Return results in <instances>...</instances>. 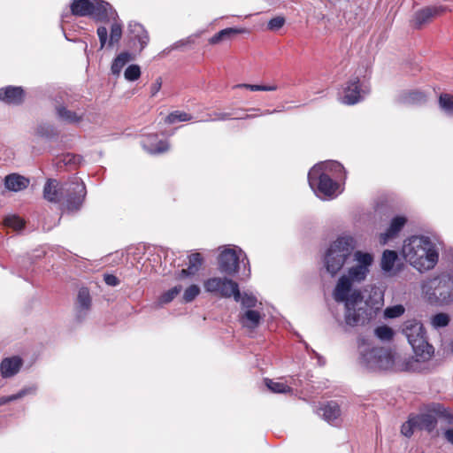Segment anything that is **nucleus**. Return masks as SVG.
I'll return each instance as SVG.
<instances>
[{
	"label": "nucleus",
	"mask_w": 453,
	"mask_h": 453,
	"mask_svg": "<svg viewBox=\"0 0 453 453\" xmlns=\"http://www.w3.org/2000/svg\"><path fill=\"white\" fill-rule=\"evenodd\" d=\"M426 101V95L418 89L404 91L400 95L399 102L404 105L421 104Z\"/></svg>",
	"instance_id": "22"
},
{
	"label": "nucleus",
	"mask_w": 453,
	"mask_h": 453,
	"mask_svg": "<svg viewBox=\"0 0 453 453\" xmlns=\"http://www.w3.org/2000/svg\"><path fill=\"white\" fill-rule=\"evenodd\" d=\"M407 219L403 216L395 217L385 233L380 234V241L382 244L387 243L390 239H393L398 235L400 231L406 224Z\"/></svg>",
	"instance_id": "18"
},
{
	"label": "nucleus",
	"mask_w": 453,
	"mask_h": 453,
	"mask_svg": "<svg viewBox=\"0 0 453 453\" xmlns=\"http://www.w3.org/2000/svg\"><path fill=\"white\" fill-rule=\"evenodd\" d=\"M449 9L445 5H429L417 11L413 16V27L421 29L434 19L444 15Z\"/></svg>",
	"instance_id": "12"
},
{
	"label": "nucleus",
	"mask_w": 453,
	"mask_h": 453,
	"mask_svg": "<svg viewBox=\"0 0 453 453\" xmlns=\"http://www.w3.org/2000/svg\"><path fill=\"white\" fill-rule=\"evenodd\" d=\"M403 333L417 355H430L433 349L428 344L423 325L416 320H408L403 326Z\"/></svg>",
	"instance_id": "8"
},
{
	"label": "nucleus",
	"mask_w": 453,
	"mask_h": 453,
	"mask_svg": "<svg viewBox=\"0 0 453 453\" xmlns=\"http://www.w3.org/2000/svg\"><path fill=\"white\" fill-rule=\"evenodd\" d=\"M354 257L357 264L349 269L347 275L340 277L333 291L334 301L344 303L345 322L350 326L364 325L374 314L372 307L369 306L367 302H364L361 291L351 290L354 282H361L365 280L369 267L373 261L372 256L370 253L356 251Z\"/></svg>",
	"instance_id": "1"
},
{
	"label": "nucleus",
	"mask_w": 453,
	"mask_h": 453,
	"mask_svg": "<svg viewBox=\"0 0 453 453\" xmlns=\"http://www.w3.org/2000/svg\"><path fill=\"white\" fill-rule=\"evenodd\" d=\"M71 13L77 17H92L96 21L109 22L112 20L108 39V29L100 26L96 34L100 42V49L112 48L122 38L123 25L118 19L115 9L104 0H73L70 4Z\"/></svg>",
	"instance_id": "2"
},
{
	"label": "nucleus",
	"mask_w": 453,
	"mask_h": 453,
	"mask_svg": "<svg viewBox=\"0 0 453 453\" xmlns=\"http://www.w3.org/2000/svg\"><path fill=\"white\" fill-rule=\"evenodd\" d=\"M26 97V92L19 86H6L0 88V101L12 105L21 104Z\"/></svg>",
	"instance_id": "16"
},
{
	"label": "nucleus",
	"mask_w": 453,
	"mask_h": 453,
	"mask_svg": "<svg viewBox=\"0 0 453 453\" xmlns=\"http://www.w3.org/2000/svg\"><path fill=\"white\" fill-rule=\"evenodd\" d=\"M142 146L148 153L152 155L166 152L170 146L166 140H159L157 134H148L142 136Z\"/></svg>",
	"instance_id": "15"
},
{
	"label": "nucleus",
	"mask_w": 453,
	"mask_h": 453,
	"mask_svg": "<svg viewBox=\"0 0 453 453\" xmlns=\"http://www.w3.org/2000/svg\"><path fill=\"white\" fill-rule=\"evenodd\" d=\"M191 119L192 116L190 114L181 111H175L166 116L165 122L167 124H174L176 122L189 121Z\"/></svg>",
	"instance_id": "32"
},
{
	"label": "nucleus",
	"mask_w": 453,
	"mask_h": 453,
	"mask_svg": "<svg viewBox=\"0 0 453 453\" xmlns=\"http://www.w3.org/2000/svg\"><path fill=\"white\" fill-rule=\"evenodd\" d=\"M182 290L181 285L174 286L173 288L164 292L158 298L160 304H166L171 303Z\"/></svg>",
	"instance_id": "33"
},
{
	"label": "nucleus",
	"mask_w": 453,
	"mask_h": 453,
	"mask_svg": "<svg viewBox=\"0 0 453 453\" xmlns=\"http://www.w3.org/2000/svg\"><path fill=\"white\" fill-rule=\"evenodd\" d=\"M196 275L195 273H193L188 267L186 269H181L176 273V279L177 280H182L187 277H191Z\"/></svg>",
	"instance_id": "50"
},
{
	"label": "nucleus",
	"mask_w": 453,
	"mask_h": 453,
	"mask_svg": "<svg viewBox=\"0 0 453 453\" xmlns=\"http://www.w3.org/2000/svg\"><path fill=\"white\" fill-rule=\"evenodd\" d=\"M443 435L447 441L453 444V428L446 429L443 433Z\"/></svg>",
	"instance_id": "52"
},
{
	"label": "nucleus",
	"mask_w": 453,
	"mask_h": 453,
	"mask_svg": "<svg viewBox=\"0 0 453 453\" xmlns=\"http://www.w3.org/2000/svg\"><path fill=\"white\" fill-rule=\"evenodd\" d=\"M285 18L282 16H276L271 19L267 23V28L271 31H278L285 25Z\"/></svg>",
	"instance_id": "44"
},
{
	"label": "nucleus",
	"mask_w": 453,
	"mask_h": 453,
	"mask_svg": "<svg viewBox=\"0 0 453 453\" xmlns=\"http://www.w3.org/2000/svg\"><path fill=\"white\" fill-rule=\"evenodd\" d=\"M162 87V79L158 77L154 83L150 86V94L151 96H155L158 91L161 89Z\"/></svg>",
	"instance_id": "49"
},
{
	"label": "nucleus",
	"mask_w": 453,
	"mask_h": 453,
	"mask_svg": "<svg viewBox=\"0 0 453 453\" xmlns=\"http://www.w3.org/2000/svg\"><path fill=\"white\" fill-rule=\"evenodd\" d=\"M319 410L322 411L323 418L328 423H332L341 417L342 411L340 405L335 401H329L323 404Z\"/></svg>",
	"instance_id": "25"
},
{
	"label": "nucleus",
	"mask_w": 453,
	"mask_h": 453,
	"mask_svg": "<svg viewBox=\"0 0 453 453\" xmlns=\"http://www.w3.org/2000/svg\"><path fill=\"white\" fill-rule=\"evenodd\" d=\"M365 93L366 91L361 88L359 78L352 77L346 82L343 88L342 103L347 105L356 104L362 100V94Z\"/></svg>",
	"instance_id": "13"
},
{
	"label": "nucleus",
	"mask_w": 453,
	"mask_h": 453,
	"mask_svg": "<svg viewBox=\"0 0 453 453\" xmlns=\"http://www.w3.org/2000/svg\"><path fill=\"white\" fill-rule=\"evenodd\" d=\"M374 334L381 341H390L394 336L393 329L386 325L377 326Z\"/></svg>",
	"instance_id": "38"
},
{
	"label": "nucleus",
	"mask_w": 453,
	"mask_h": 453,
	"mask_svg": "<svg viewBox=\"0 0 453 453\" xmlns=\"http://www.w3.org/2000/svg\"><path fill=\"white\" fill-rule=\"evenodd\" d=\"M23 361L19 357L4 358L0 364V372L4 378H10L19 372Z\"/></svg>",
	"instance_id": "19"
},
{
	"label": "nucleus",
	"mask_w": 453,
	"mask_h": 453,
	"mask_svg": "<svg viewBox=\"0 0 453 453\" xmlns=\"http://www.w3.org/2000/svg\"><path fill=\"white\" fill-rule=\"evenodd\" d=\"M246 32L245 28L226 27L216 33L209 38L208 42L211 45L219 44L223 42L232 41L236 35Z\"/></svg>",
	"instance_id": "20"
},
{
	"label": "nucleus",
	"mask_w": 453,
	"mask_h": 453,
	"mask_svg": "<svg viewBox=\"0 0 453 453\" xmlns=\"http://www.w3.org/2000/svg\"><path fill=\"white\" fill-rule=\"evenodd\" d=\"M235 88H245L250 91H275L278 89V86L273 85H256V84H238Z\"/></svg>",
	"instance_id": "39"
},
{
	"label": "nucleus",
	"mask_w": 453,
	"mask_h": 453,
	"mask_svg": "<svg viewBox=\"0 0 453 453\" xmlns=\"http://www.w3.org/2000/svg\"><path fill=\"white\" fill-rule=\"evenodd\" d=\"M281 111L280 110H277V109H274L273 111L271 110H265L264 111H261L260 112V115L263 116V115H269V114H273V113H275V112H280Z\"/></svg>",
	"instance_id": "54"
},
{
	"label": "nucleus",
	"mask_w": 453,
	"mask_h": 453,
	"mask_svg": "<svg viewBox=\"0 0 453 453\" xmlns=\"http://www.w3.org/2000/svg\"><path fill=\"white\" fill-rule=\"evenodd\" d=\"M35 390V389L34 388H22L21 390H19L16 394H13V395H6V396H1L0 397V406L7 404V403H9L11 402L21 399L24 396H26V395H27L29 394L34 393Z\"/></svg>",
	"instance_id": "31"
},
{
	"label": "nucleus",
	"mask_w": 453,
	"mask_h": 453,
	"mask_svg": "<svg viewBox=\"0 0 453 453\" xmlns=\"http://www.w3.org/2000/svg\"><path fill=\"white\" fill-rule=\"evenodd\" d=\"M53 132V127L51 126H47V127H43V126H40L38 128H37V133L41 135H50V133Z\"/></svg>",
	"instance_id": "51"
},
{
	"label": "nucleus",
	"mask_w": 453,
	"mask_h": 453,
	"mask_svg": "<svg viewBox=\"0 0 453 453\" xmlns=\"http://www.w3.org/2000/svg\"><path fill=\"white\" fill-rule=\"evenodd\" d=\"M65 186L56 179H48L44 184L43 198L50 203H58L62 201Z\"/></svg>",
	"instance_id": "17"
},
{
	"label": "nucleus",
	"mask_w": 453,
	"mask_h": 453,
	"mask_svg": "<svg viewBox=\"0 0 453 453\" xmlns=\"http://www.w3.org/2000/svg\"><path fill=\"white\" fill-rule=\"evenodd\" d=\"M219 270L226 275H234L239 270V257L235 250L226 249L219 256Z\"/></svg>",
	"instance_id": "14"
},
{
	"label": "nucleus",
	"mask_w": 453,
	"mask_h": 453,
	"mask_svg": "<svg viewBox=\"0 0 453 453\" xmlns=\"http://www.w3.org/2000/svg\"><path fill=\"white\" fill-rule=\"evenodd\" d=\"M131 33L134 35V38L137 40L142 50L150 42V35L147 30L141 24H134L131 27Z\"/></svg>",
	"instance_id": "26"
},
{
	"label": "nucleus",
	"mask_w": 453,
	"mask_h": 453,
	"mask_svg": "<svg viewBox=\"0 0 453 453\" xmlns=\"http://www.w3.org/2000/svg\"><path fill=\"white\" fill-rule=\"evenodd\" d=\"M250 111H260V109L253 108V109H251Z\"/></svg>",
	"instance_id": "55"
},
{
	"label": "nucleus",
	"mask_w": 453,
	"mask_h": 453,
	"mask_svg": "<svg viewBox=\"0 0 453 453\" xmlns=\"http://www.w3.org/2000/svg\"><path fill=\"white\" fill-rule=\"evenodd\" d=\"M449 320V316L447 313L440 312L431 318V324L434 328H441L447 326Z\"/></svg>",
	"instance_id": "36"
},
{
	"label": "nucleus",
	"mask_w": 453,
	"mask_h": 453,
	"mask_svg": "<svg viewBox=\"0 0 453 453\" xmlns=\"http://www.w3.org/2000/svg\"><path fill=\"white\" fill-rule=\"evenodd\" d=\"M76 304L78 309V319H81L87 315V312L91 307V297L87 288H81L79 290Z\"/></svg>",
	"instance_id": "23"
},
{
	"label": "nucleus",
	"mask_w": 453,
	"mask_h": 453,
	"mask_svg": "<svg viewBox=\"0 0 453 453\" xmlns=\"http://www.w3.org/2000/svg\"><path fill=\"white\" fill-rule=\"evenodd\" d=\"M132 59L131 54L128 52H121L119 54L111 64V73L114 75H119L122 68L126 65L127 62Z\"/></svg>",
	"instance_id": "29"
},
{
	"label": "nucleus",
	"mask_w": 453,
	"mask_h": 453,
	"mask_svg": "<svg viewBox=\"0 0 453 453\" xmlns=\"http://www.w3.org/2000/svg\"><path fill=\"white\" fill-rule=\"evenodd\" d=\"M262 316L259 311L255 310H247L240 315L239 321L243 327L254 330L260 325Z\"/></svg>",
	"instance_id": "24"
},
{
	"label": "nucleus",
	"mask_w": 453,
	"mask_h": 453,
	"mask_svg": "<svg viewBox=\"0 0 453 453\" xmlns=\"http://www.w3.org/2000/svg\"><path fill=\"white\" fill-rule=\"evenodd\" d=\"M56 111L59 119L70 124L79 123L83 119L82 115H78L75 111H70L62 105L58 106Z\"/></svg>",
	"instance_id": "27"
},
{
	"label": "nucleus",
	"mask_w": 453,
	"mask_h": 453,
	"mask_svg": "<svg viewBox=\"0 0 453 453\" xmlns=\"http://www.w3.org/2000/svg\"><path fill=\"white\" fill-rule=\"evenodd\" d=\"M201 290L200 288L196 285L192 284L189 287H188L182 296V300L184 303H190L196 299V297L200 294Z\"/></svg>",
	"instance_id": "40"
},
{
	"label": "nucleus",
	"mask_w": 453,
	"mask_h": 453,
	"mask_svg": "<svg viewBox=\"0 0 453 453\" xmlns=\"http://www.w3.org/2000/svg\"><path fill=\"white\" fill-rule=\"evenodd\" d=\"M80 161H81L80 156H76V155L70 154V153L64 155L63 162L65 165H71V164L76 165V164H79Z\"/></svg>",
	"instance_id": "47"
},
{
	"label": "nucleus",
	"mask_w": 453,
	"mask_h": 453,
	"mask_svg": "<svg viewBox=\"0 0 453 453\" xmlns=\"http://www.w3.org/2000/svg\"><path fill=\"white\" fill-rule=\"evenodd\" d=\"M265 384L273 393L286 394L292 392V388L288 385L282 382L273 381L271 379H265Z\"/></svg>",
	"instance_id": "30"
},
{
	"label": "nucleus",
	"mask_w": 453,
	"mask_h": 453,
	"mask_svg": "<svg viewBox=\"0 0 453 453\" xmlns=\"http://www.w3.org/2000/svg\"><path fill=\"white\" fill-rule=\"evenodd\" d=\"M308 180L312 188L317 186V189L319 193L329 197L335 194L339 187L338 183L335 182L328 174L319 173L315 169L309 172Z\"/></svg>",
	"instance_id": "11"
},
{
	"label": "nucleus",
	"mask_w": 453,
	"mask_h": 453,
	"mask_svg": "<svg viewBox=\"0 0 453 453\" xmlns=\"http://www.w3.org/2000/svg\"><path fill=\"white\" fill-rule=\"evenodd\" d=\"M367 345L365 339L359 341L360 363L371 369H388L394 364L393 357L389 351L383 348L363 349Z\"/></svg>",
	"instance_id": "6"
},
{
	"label": "nucleus",
	"mask_w": 453,
	"mask_h": 453,
	"mask_svg": "<svg viewBox=\"0 0 453 453\" xmlns=\"http://www.w3.org/2000/svg\"><path fill=\"white\" fill-rule=\"evenodd\" d=\"M203 264V257L200 253L195 252V253H192L190 256H188V267L193 273H195V274H196L199 272Z\"/></svg>",
	"instance_id": "35"
},
{
	"label": "nucleus",
	"mask_w": 453,
	"mask_h": 453,
	"mask_svg": "<svg viewBox=\"0 0 453 453\" xmlns=\"http://www.w3.org/2000/svg\"><path fill=\"white\" fill-rule=\"evenodd\" d=\"M125 79L129 81H134L141 76V69L137 65H129L124 73Z\"/></svg>",
	"instance_id": "42"
},
{
	"label": "nucleus",
	"mask_w": 453,
	"mask_h": 453,
	"mask_svg": "<svg viewBox=\"0 0 453 453\" xmlns=\"http://www.w3.org/2000/svg\"><path fill=\"white\" fill-rule=\"evenodd\" d=\"M415 429H417L416 421L413 415H410L408 420L402 425L401 433L406 437H411Z\"/></svg>",
	"instance_id": "41"
},
{
	"label": "nucleus",
	"mask_w": 453,
	"mask_h": 453,
	"mask_svg": "<svg viewBox=\"0 0 453 453\" xmlns=\"http://www.w3.org/2000/svg\"><path fill=\"white\" fill-rule=\"evenodd\" d=\"M398 259L396 251L386 250L381 257L380 266L385 272H391L394 268L395 263Z\"/></svg>",
	"instance_id": "28"
},
{
	"label": "nucleus",
	"mask_w": 453,
	"mask_h": 453,
	"mask_svg": "<svg viewBox=\"0 0 453 453\" xmlns=\"http://www.w3.org/2000/svg\"><path fill=\"white\" fill-rule=\"evenodd\" d=\"M239 302H241L242 307L252 310L257 305V301L254 296L244 293L243 295L241 294Z\"/></svg>",
	"instance_id": "43"
},
{
	"label": "nucleus",
	"mask_w": 453,
	"mask_h": 453,
	"mask_svg": "<svg viewBox=\"0 0 453 453\" xmlns=\"http://www.w3.org/2000/svg\"><path fill=\"white\" fill-rule=\"evenodd\" d=\"M405 260L419 272L433 269L439 254L428 237L414 235L404 242L402 249Z\"/></svg>",
	"instance_id": "3"
},
{
	"label": "nucleus",
	"mask_w": 453,
	"mask_h": 453,
	"mask_svg": "<svg viewBox=\"0 0 453 453\" xmlns=\"http://www.w3.org/2000/svg\"><path fill=\"white\" fill-rule=\"evenodd\" d=\"M4 226L12 227L14 230H20L25 226V221L17 215L7 216L4 220Z\"/></svg>",
	"instance_id": "37"
},
{
	"label": "nucleus",
	"mask_w": 453,
	"mask_h": 453,
	"mask_svg": "<svg viewBox=\"0 0 453 453\" xmlns=\"http://www.w3.org/2000/svg\"><path fill=\"white\" fill-rule=\"evenodd\" d=\"M412 415L417 424V429L420 431L432 433L436 428L439 419L453 426V412L438 403H429L424 406L420 413Z\"/></svg>",
	"instance_id": "5"
},
{
	"label": "nucleus",
	"mask_w": 453,
	"mask_h": 453,
	"mask_svg": "<svg viewBox=\"0 0 453 453\" xmlns=\"http://www.w3.org/2000/svg\"><path fill=\"white\" fill-rule=\"evenodd\" d=\"M227 119H236L235 117H232V114L229 112H213L210 114V120L211 121H222Z\"/></svg>",
	"instance_id": "46"
},
{
	"label": "nucleus",
	"mask_w": 453,
	"mask_h": 453,
	"mask_svg": "<svg viewBox=\"0 0 453 453\" xmlns=\"http://www.w3.org/2000/svg\"><path fill=\"white\" fill-rule=\"evenodd\" d=\"M355 249V240L351 236L338 237L327 249L324 263L326 271L332 275H336L343 267L347 259L351 256Z\"/></svg>",
	"instance_id": "4"
},
{
	"label": "nucleus",
	"mask_w": 453,
	"mask_h": 453,
	"mask_svg": "<svg viewBox=\"0 0 453 453\" xmlns=\"http://www.w3.org/2000/svg\"><path fill=\"white\" fill-rule=\"evenodd\" d=\"M439 106L448 114L453 115V96L441 93L439 96Z\"/></svg>",
	"instance_id": "34"
},
{
	"label": "nucleus",
	"mask_w": 453,
	"mask_h": 453,
	"mask_svg": "<svg viewBox=\"0 0 453 453\" xmlns=\"http://www.w3.org/2000/svg\"><path fill=\"white\" fill-rule=\"evenodd\" d=\"M404 312V308L402 305H395L387 308L385 315L388 318L393 319L401 316Z\"/></svg>",
	"instance_id": "45"
},
{
	"label": "nucleus",
	"mask_w": 453,
	"mask_h": 453,
	"mask_svg": "<svg viewBox=\"0 0 453 453\" xmlns=\"http://www.w3.org/2000/svg\"><path fill=\"white\" fill-rule=\"evenodd\" d=\"M258 116H261L260 113L259 114L252 113V114H245L244 117H235V119H254Z\"/></svg>",
	"instance_id": "53"
},
{
	"label": "nucleus",
	"mask_w": 453,
	"mask_h": 453,
	"mask_svg": "<svg viewBox=\"0 0 453 453\" xmlns=\"http://www.w3.org/2000/svg\"><path fill=\"white\" fill-rule=\"evenodd\" d=\"M65 209L69 212L78 211L85 200L86 187L78 178L65 184Z\"/></svg>",
	"instance_id": "10"
},
{
	"label": "nucleus",
	"mask_w": 453,
	"mask_h": 453,
	"mask_svg": "<svg viewBox=\"0 0 453 453\" xmlns=\"http://www.w3.org/2000/svg\"><path fill=\"white\" fill-rule=\"evenodd\" d=\"M104 280L108 286L115 287L119 284V280L113 274H104Z\"/></svg>",
	"instance_id": "48"
},
{
	"label": "nucleus",
	"mask_w": 453,
	"mask_h": 453,
	"mask_svg": "<svg viewBox=\"0 0 453 453\" xmlns=\"http://www.w3.org/2000/svg\"><path fill=\"white\" fill-rule=\"evenodd\" d=\"M29 179L18 173H11L4 178V185L8 190L19 192L27 188L29 185Z\"/></svg>",
	"instance_id": "21"
},
{
	"label": "nucleus",
	"mask_w": 453,
	"mask_h": 453,
	"mask_svg": "<svg viewBox=\"0 0 453 453\" xmlns=\"http://www.w3.org/2000/svg\"><path fill=\"white\" fill-rule=\"evenodd\" d=\"M203 288L206 292L218 295L220 297L230 298L233 296L235 302H239L241 299L238 283L226 277L209 278L203 282Z\"/></svg>",
	"instance_id": "9"
},
{
	"label": "nucleus",
	"mask_w": 453,
	"mask_h": 453,
	"mask_svg": "<svg viewBox=\"0 0 453 453\" xmlns=\"http://www.w3.org/2000/svg\"><path fill=\"white\" fill-rule=\"evenodd\" d=\"M426 294L432 303L440 305L450 303L453 302V280L448 276L431 280Z\"/></svg>",
	"instance_id": "7"
}]
</instances>
